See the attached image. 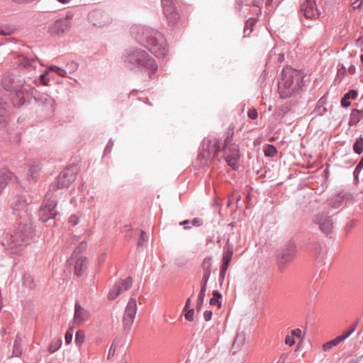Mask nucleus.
<instances>
[{"instance_id":"obj_1","label":"nucleus","mask_w":363,"mask_h":363,"mask_svg":"<svg viewBox=\"0 0 363 363\" xmlns=\"http://www.w3.org/2000/svg\"><path fill=\"white\" fill-rule=\"evenodd\" d=\"M130 34L138 43L147 48L157 57H164L168 54V48L164 35L157 30L141 26L133 25Z\"/></svg>"},{"instance_id":"obj_2","label":"nucleus","mask_w":363,"mask_h":363,"mask_svg":"<svg viewBox=\"0 0 363 363\" xmlns=\"http://www.w3.org/2000/svg\"><path fill=\"white\" fill-rule=\"evenodd\" d=\"M123 62L124 66L129 70L135 72L147 71L150 77L158 69L155 60L145 50L138 48L126 50L123 55Z\"/></svg>"},{"instance_id":"obj_3","label":"nucleus","mask_w":363,"mask_h":363,"mask_svg":"<svg viewBox=\"0 0 363 363\" xmlns=\"http://www.w3.org/2000/svg\"><path fill=\"white\" fill-rule=\"evenodd\" d=\"M303 84L301 71L286 67L282 69L281 79L278 83V92L281 99H288L298 93Z\"/></svg>"},{"instance_id":"obj_4","label":"nucleus","mask_w":363,"mask_h":363,"mask_svg":"<svg viewBox=\"0 0 363 363\" xmlns=\"http://www.w3.org/2000/svg\"><path fill=\"white\" fill-rule=\"evenodd\" d=\"M55 190L49 189V191L46 193L45 200L43 206L40 208L38 211V219L43 223H46V227H52L57 225V212L55 210L57 204L56 196L53 195L52 191Z\"/></svg>"},{"instance_id":"obj_5","label":"nucleus","mask_w":363,"mask_h":363,"mask_svg":"<svg viewBox=\"0 0 363 363\" xmlns=\"http://www.w3.org/2000/svg\"><path fill=\"white\" fill-rule=\"evenodd\" d=\"M221 151L219 140L217 138L204 139L200 147V152L197 157V161L201 167L208 164Z\"/></svg>"},{"instance_id":"obj_6","label":"nucleus","mask_w":363,"mask_h":363,"mask_svg":"<svg viewBox=\"0 0 363 363\" xmlns=\"http://www.w3.org/2000/svg\"><path fill=\"white\" fill-rule=\"evenodd\" d=\"M36 81L37 77L33 79L28 78L27 83H23V86H20V87L11 92V100L14 106L21 107L30 101L33 96L32 84H35Z\"/></svg>"},{"instance_id":"obj_7","label":"nucleus","mask_w":363,"mask_h":363,"mask_svg":"<svg viewBox=\"0 0 363 363\" xmlns=\"http://www.w3.org/2000/svg\"><path fill=\"white\" fill-rule=\"evenodd\" d=\"M296 245L294 240L286 242L279 250L277 255V264L279 272H283L287 264L294 258Z\"/></svg>"},{"instance_id":"obj_8","label":"nucleus","mask_w":363,"mask_h":363,"mask_svg":"<svg viewBox=\"0 0 363 363\" xmlns=\"http://www.w3.org/2000/svg\"><path fill=\"white\" fill-rule=\"evenodd\" d=\"M13 215L19 219L18 227H28L31 225L30 215L27 211V203L23 196H18L16 201L12 203Z\"/></svg>"},{"instance_id":"obj_9","label":"nucleus","mask_w":363,"mask_h":363,"mask_svg":"<svg viewBox=\"0 0 363 363\" xmlns=\"http://www.w3.org/2000/svg\"><path fill=\"white\" fill-rule=\"evenodd\" d=\"M77 167L75 165L65 168L60 172L56 182L50 184V189L57 190L68 187L76 179Z\"/></svg>"},{"instance_id":"obj_10","label":"nucleus","mask_w":363,"mask_h":363,"mask_svg":"<svg viewBox=\"0 0 363 363\" xmlns=\"http://www.w3.org/2000/svg\"><path fill=\"white\" fill-rule=\"evenodd\" d=\"M27 228H15L13 233H7L6 238L0 239V243L4 246L12 247L13 246L25 245L28 244L26 236Z\"/></svg>"},{"instance_id":"obj_11","label":"nucleus","mask_w":363,"mask_h":363,"mask_svg":"<svg viewBox=\"0 0 363 363\" xmlns=\"http://www.w3.org/2000/svg\"><path fill=\"white\" fill-rule=\"evenodd\" d=\"M161 4L168 23L172 26H174L179 19V14L175 3L171 0H162Z\"/></svg>"},{"instance_id":"obj_12","label":"nucleus","mask_w":363,"mask_h":363,"mask_svg":"<svg viewBox=\"0 0 363 363\" xmlns=\"http://www.w3.org/2000/svg\"><path fill=\"white\" fill-rule=\"evenodd\" d=\"M27 82L28 79H21L20 77L16 75L6 73L4 74L1 84L5 90L11 92L18 87H20V86H23V83Z\"/></svg>"},{"instance_id":"obj_13","label":"nucleus","mask_w":363,"mask_h":363,"mask_svg":"<svg viewBox=\"0 0 363 363\" xmlns=\"http://www.w3.org/2000/svg\"><path fill=\"white\" fill-rule=\"evenodd\" d=\"M71 27V16L67 15L65 18L57 19L49 26L48 32L50 35H60L68 31Z\"/></svg>"},{"instance_id":"obj_14","label":"nucleus","mask_w":363,"mask_h":363,"mask_svg":"<svg viewBox=\"0 0 363 363\" xmlns=\"http://www.w3.org/2000/svg\"><path fill=\"white\" fill-rule=\"evenodd\" d=\"M225 161L228 164L232 167L233 170H236L238 168V162L240 160V150L237 144L232 143L228 147L221 148V150H225Z\"/></svg>"},{"instance_id":"obj_15","label":"nucleus","mask_w":363,"mask_h":363,"mask_svg":"<svg viewBox=\"0 0 363 363\" xmlns=\"http://www.w3.org/2000/svg\"><path fill=\"white\" fill-rule=\"evenodd\" d=\"M89 21L95 26L103 27L111 23L108 14L101 10H95L89 13Z\"/></svg>"},{"instance_id":"obj_16","label":"nucleus","mask_w":363,"mask_h":363,"mask_svg":"<svg viewBox=\"0 0 363 363\" xmlns=\"http://www.w3.org/2000/svg\"><path fill=\"white\" fill-rule=\"evenodd\" d=\"M35 102L47 111L53 112L55 106L54 99L46 93H37L33 95Z\"/></svg>"},{"instance_id":"obj_17","label":"nucleus","mask_w":363,"mask_h":363,"mask_svg":"<svg viewBox=\"0 0 363 363\" xmlns=\"http://www.w3.org/2000/svg\"><path fill=\"white\" fill-rule=\"evenodd\" d=\"M301 12L308 19L316 18L320 15L314 0H305L301 5Z\"/></svg>"},{"instance_id":"obj_18","label":"nucleus","mask_w":363,"mask_h":363,"mask_svg":"<svg viewBox=\"0 0 363 363\" xmlns=\"http://www.w3.org/2000/svg\"><path fill=\"white\" fill-rule=\"evenodd\" d=\"M350 194L345 191H340L328 199V205L333 208H337L346 204Z\"/></svg>"},{"instance_id":"obj_19","label":"nucleus","mask_w":363,"mask_h":363,"mask_svg":"<svg viewBox=\"0 0 363 363\" xmlns=\"http://www.w3.org/2000/svg\"><path fill=\"white\" fill-rule=\"evenodd\" d=\"M90 315L89 312L84 308L78 302L74 304V322L79 325L84 321L88 320Z\"/></svg>"},{"instance_id":"obj_20","label":"nucleus","mask_w":363,"mask_h":363,"mask_svg":"<svg viewBox=\"0 0 363 363\" xmlns=\"http://www.w3.org/2000/svg\"><path fill=\"white\" fill-rule=\"evenodd\" d=\"M19 65L25 69L30 71H35L38 64H40V60L37 57H28L26 56H22L19 59Z\"/></svg>"},{"instance_id":"obj_21","label":"nucleus","mask_w":363,"mask_h":363,"mask_svg":"<svg viewBox=\"0 0 363 363\" xmlns=\"http://www.w3.org/2000/svg\"><path fill=\"white\" fill-rule=\"evenodd\" d=\"M137 312V301L135 298H130L128 302V304L125 308L124 315L127 317H130L133 318H135Z\"/></svg>"},{"instance_id":"obj_22","label":"nucleus","mask_w":363,"mask_h":363,"mask_svg":"<svg viewBox=\"0 0 363 363\" xmlns=\"http://www.w3.org/2000/svg\"><path fill=\"white\" fill-rule=\"evenodd\" d=\"M86 262L87 258L86 257H79L77 258L74 266V273L77 277L82 276L84 273V267Z\"/></svg>"},{"instance_id":"obj_23","label":"nucleus","mask_w":363,"mask_h":363,"mask_svg":"<svg viewBox=\"0 0 363 363\" xmlns=\"http://www.w3.org/2000/svg\"><path fill=\"white\" fill-rule=\"evenodd\" d=\"M13 173L7 169H0V194L6 187L9 180L11 179Z\"/></svg>"},{"instance_id":"obj_24","label":"nucleus","mask_w":363,"mask_h":363,"mask_svg":"<svg viewBox=\"0 0 363 363\" xmlns=\"http://www.w3.org/2000/svg\"><path fill=\"white\" fill-rule=\"evenodd\" d=\"M358 93L355 89H350L349 91L345 93L343 97L341 99L340 104L344 108H347L351 105L350 99H355L357 97Z\"/></svg>"},{"instance_id":"obj_25","label":"nucleus","mask_w":363,"mask_h":363,"mask_svg":"<svg viewBox=\"0 0 363 363\" xmlns=\"http://www.w3.org/2000/svg\"><path fill=\"white\" fill-rule=\"evenodd\" d=\"M363 118V110H359L357 108H354L352 110L348 125L350 126H353L357 125Z\"/></svg>"},{"instance_id":"obj_26","label":"nucleus","mask_w":363,"mask_h":363,"mask_svg":"<svg viewBox=\"0 0 363 363\" xmlns=\"http://www.w3.org/2000/svg\"><path fill=\"white\" fill-rule=\"evenodd\" d=\"M308 249L311 253L317 259L322 255L323 248L320 243L318 242H311L309 244Z\"/></svg>"},{"instance_id":"obj_27","label":"nucleus","mask_w":363,"mask_h":363,"mask_svg":"<svg viewBox=\"0 0 363 363\" xmlns=\"http://www.w3.org/2000/svg\"><path fill=\"white\" fill-rule=\"evenodd\" d=\"M245 342V335L243 333H238L233 341V349H235V350L234 352H235L237 350H239L241 349V347L244 345Z\"/></svg>"},{"instance_id":"obj_28","label":"nucleus","mask_w":363,"mask_h":363,"mask_svg":"<svg viewBox=\"0 0 363 363\" xmlns=\"http://www.w3.org/2000/svg\"><path fill=\"white\" fill-rule=\"evenodd\" d=\"M316 224L319 225V227H333L332 220L324 215L318 216L315 218Z\"/></svg>"},{"instance_id":"obj_29","label":"nucleus","mask_w":363,"mask_h":363,"mask_svg":"<svg viewBox=\"0 0 363 363\" xmlns=\"http://www.w3.org/2000/svg\"><path fill=\"white\" fill-rule=\"evenodd\" d=\"M241 196L238 192H233L228 198L227 206L229 207L233 202L236 203V208H243L242 203L240 202Z\"/></svg>"},{"instance_id":"obj_30","label":"nucleus","mask_w":363,"mask_h":363,"mask_svg":"<svg viewBox=\"0 0 363 363\" xmlns=\"http://www.w3.org/2000/svg\"><path fill=\"white\" fill-rule=\"evenodd\" d=\"M49 69L39 75L36 74V73L34 72V74H32V77H29L28 78H31L32 79H35V77H37V81L34 84H38V82H40L43 85H48V79L46 77L49 74Z\"/></svg>"},{"instance_id":"obj_31","label":"nucleus","mask_w":363,"mask_h":363,"mask_svg":"<svg viewBox=\"0 0 363 363\" xmlns=\"http://www.w3.org/2000/svg\"><path fill=\"white\" fill-rule=\"evenodd\" d=\"M213 297L209 300L210 305L217 306L218 308H220L222 306L220 299L222 298V294L217 290H214L212 292Z\"/></svg>"},{"instance_id":"obj_32","label":"nucleus","mask_w":363,"mask_h":363,"mask_svg":"<svg viewBox=\"0 0 363 363\" xmlns=\"http://www.w3.org/2000/svg\"><path fill=\"white\" fill-rule=\"evenodd\" d=\"M318 230L317 235L319 238L326 237L329 238H333L335 235L334 228H317Z\"/></svg>"},{"instance_id":"obj_33","label":"nucleus","mask_w":363,"mask_h":363,"mask_svg":"<svg viewBox=\"0 0 363 363\" xmlns=\"http://www.w3.org/2000/svg\"><path fill=\"white\" fill-rule=\"evenodd\" d=\"M121 291H122V286H121V284H118V283H116L109 291V293L108 294V299L109 300L116 299L119 296V294L121 293Z\"/></svg>"},{"instance_id":"obj_34","label":"nucleus","mask_w":363,"mask_h":363,"mask_svg":"<svg viewBox=\"0 0 363 363\" xmlns=\"http://www.w3.org/2000/svg\"><path fill=\"white\" fill-rule=\"evenodd\" d=\"M135 318L127 317L123 315V330L125 331V334H128L131 330L132 325L134 322Z\"/></svg>"},{"instance_id":"obj_35","label":"nucleus","mask_w":363,"mask_h":363,"mask_svg":"<svg viewBox=\"0 0 363 363\" xmlns=\"http://www.w3.org/2000/svg\"><path fill=\"white\" fill-rule=\"evenodd\" d=\"M23 284L30 289H32L35 287V283L33 277L28 273H25L23 276Z\"/></svg>"},{"instance_id":"obj_36","label":"nucleus","mask_w":363,"mask_h":363,"mask_svg":"<svg viewBox=\"0 0 363 363\" xmlns=\"http://www.w3.org/2000/svg\"><path fill=\"white\" fill-rule=\"evenodd\" d=\"M148 239H149L148 235L146 233V232L144 230L141 229L140 230L139 239H138V244H137L138 248L146 246L147 243L148 242Z\"/></svg>"},{"instance_id":"obj_37","label":"nucleus","mask_w":363,"mask_h":363,"mask_svg":"<svg viewBox=\"0 0 363 363\" xmlns=\"http://www.w3.org/2000/svg\"><path fill=\"white\" fill-rule=\"evenodd\" d=\"M256 23V19L253 18H250L246 21L245 28H244V34L245 36H249L250 34L253 30L252 28Z\"/></svg>"},{"instance_id":"obj_38","label":"nucleus","mask_w":363,"mask_h":363,"mask_svg":"<svg viewBox=\"0 0 363 363\" xmlns=\"http://www.w3.org/2000/svg\"><path fill=\"white\" fill-rule=\"evenodd\" d=\"M87 247V244H86V242L85 240H82V242H79V244L78 245V246L74 249L71 257H70V259H72L74 256H77L79 255H80L81 253H82Z\"/></svg>"},{"instance_id":"obj_39","label":"nucleus","mask_w":363,"mask_h":363,"mask_svg":"<svg viewBox=\"0 0 363 363\" xmlns=\"http://www.w3.org/2000/svg\"><path fill=\"white\" fill-rule=\"evenodd\" d=\"M133 278L128 277L126 279L121 280L118 282V284H121L122 286V291H128L133 285Z\"/></svg>"},{"instance_id":"obj_40","label":"nucleus","mask_w":363,"mask_h":363,"mask_svg":"<svg viewBox=\"0 0 363 363\" xmlns=\"http://www.w3.org/2000/svg\"><path fill=\"white\" fill-rule=\"evenodd\" d=\"M353 150L358 155L363 152V137H359L356 140L353 144Z\"/></svg>"},{"instance_id":"obj_41","label":"nucleus","mask_w":363,"mask_h":363,"mask_svg":"<svg viewBox=\"0 0 363 363\" xmlns=\"http://www.w3.org/2000/svg\"><path fill=\"white\" fill-rule=\"evenodd\" d=\"M264 155L266 157H274L278 151L276 147L273 145L268 144L264 149Z\"/></svg>"},{"instance_id":"obj_42","label":"nucleus","mask_w":363,"mask_h":363,"mask_svg":"<svg viewBox=\"0 0 363 363\" xmlns=\"http://www.w3.org/2000/svg\"><path fill=\"white\" fill-rule=\"evenodd\" d=\"M15 31V28L8 26L2 25L0 26V35H12Z\"/></svg>"},{"instance_id":"obj_43","label":"nucleus","mask_w":363,"mask_h":363,"mask_svg":"<svg viewBox=\"0 0 363 363\" xmlns=\"http://www.w3.org/2000/svg\"><path fill=\"white\" fill-rule=\"evenodd\" d=\"M61 346H62V340L61 339H58L55 341H52L48 347V351L50 353H54L56 351H57L60 348Z\"/></svg>"},{"instance_id":"obj_44","label":"nucleus","mask_w":363,"mask_h":363,"mask_svg":"<svg viewBox=\"0 0 363 363\" xmlns=\"http://www.w3.org/2000/svg\"><path fill=\"white\" fill-rule=\"evenodd\" d=\"M233 255L232 247L228 246L224 248L222 260L231 261Z\"/></svg>"},{"instance_id":"obj_45","label":"nucleus","mask_w":363,"mask_h":363,"mask_svg":"<svg viewBox=\"0 0 363 363\" xmlns=\"http://www.w3.org/2000/svg\"><path fill=\"white\" fill-rule=\"evenodd\" d=\"M234 128L233 127H229L226 132V138L224 140V147H228L230 145V143L232 141L233 135H234Z\"/></svg>"},{"instance_id":"obj_46","label":"nucleus","mask_w":363,"mask_h":363,"mask_svg":"<svg viewBox=\"0 0 363 363\" xmlns=\"http://www.w3.org/2000/svg\"><path fill=\"white\" fill-rule=\"evenodd\" d=\"M201 267L203 269V272H208V273H211V257H206L202 262Z\"/></svg>"},{"instance_id":"obj_47","label":"nucleus","mask_w":363,"mask_h":363,"mask_svg":"<svg viewBox=\"0 0 363 363\" xmlns=\"http://www.w3.org/2000/svg\"><path fill=\"white\" fill-rule=\"evenodd\" d=\"M74 326H69L65 333V340L66 345H69L72 341Z\"/></svg>"},{"instance_id":"obj_48","label":"nucleus","mask_w":363,"mask_h":363,"mask_svg":"<svg viewBox=\"0 0 363 363\" xmlns=\"http://www.w3.org/2000/svg\"><path fill=\"white\" fill-rule=\"evenodd\" d=\"M358 325V320L354 323L350 328L342 333V335L345 340L348 338L356 330Z\"/></svg>"},{"instance_id":"obj_49","label":"nucleus","mask_w":363,"mask_h":363,"mask_svg":"<svg viewBox=\"0 0 363 363\" xmlns=\"http://www.w3.org/2000/svg\"><path fill=\"white\" fill-rule=\"evenodd\" d=\"M7 104L1 98H0V116L4 118H7Z\"/></svg>"},{"instance_id":"obj_50","label":"nucleus","mask_w":363,"mask_h":363,"mask_svg":"<svg viewBox=\"0 0 363 363\" xmlns=\"http://www.w3.org/2000/svg\"><path fill=\"white\" fill-rule=\"evenodd\" d=\"M84 333L82 330H78L75 334V344L80 346L84 341Z\"/></svg>"},{"instance_id":"obj_51","label":"nucleus","mask_w":363,"mask_h":363,"mask_svg":"<svg viewBox=\"0 0 363 363\" xmlns=\"http://www.w3.org/2000/svg\"><path fill=\"white\" fill-rule=\"evenodd\" d=\"M50 72H54L57 74L59 76L65 77L67 74V71L64 69H62L57 66L52 65L49 67Z\"/></svg>"},{"instance_id":"obj_52","label":"nucleus","mask_w":363,"mask_h":363,"mask_svg":"<svg viewBox=\"0 0 363 363\" xmlns=\"http://www.w3.org/2000/svg\"><path fill=\"white\" fill-rule=\"evenodd\" d=\"M50 72H54L57 74L59 76L65 77L67 74V71L64 69H62L57 66L52 65L49 67Z\"/></svg>"},{"instance_id":"obj_53","label":"nucleus","mask_w":363,"mask_h":363,"mask_svg":"<svg viewBox=\"0 0 363 363\" xmlns=\"http://www.w3.org/2000/svg\"><path fill=\"white\" fill-rule=\"evenodd\" d=\"M80 220V215L79 213L72 214L68 218V223L72 225H77L79 224Z\"/></svg>"},{"instance_id":"obj_54","label":"nucleus","mask_w":363,"mask_h":363,"mask_svg":"<svg viewBox=\"0 0 363 363\" xmlns=\"http://www.w3.org/2000/svg\"><path fill=\"white\" fill-rule=\"evenodd\" d=\"M23 348L22 345H18L17 343H13V356L20 357L22 354Z\"/></svg>"},{"instance_id":"obj_55","label":"nucleus","mask_w":363,"mask_h":363,"mask_svg":"<svg viewBox=\"0 0 363 363\" xmlns=\"http://www.w3.org/2000/svg\"><path fill=\"white\" fill-rule=\"evenodd\" d=\"M186 312L184 314L185 319L188 321L194 320V308H188L184 309Z\"/></svg>"},{"instance_id":"obj_56","label":"nucleus","mask_w":363,"mask_h":363,"mask_svg":"<svg viewBox=\"0 0 363 363\" xmlns=\"http://www.w3.org/2000/svg\"><path fill=\"white\" fill-rule=\"evenodd\" d=\"M211 273H208V272H203V277L201 282V287L207 289V283L210 278Z\"/></svg>"},{"instance_id":"obj_57","label":"nucleus","mask_w":363,"mask_h":363,"mask_svg":"<svg viewBox=\"0 0 363 363\" xmlns=\"http://www.w3.org/2000/svg\"><path fill=\"white\" fill-rule=\"evenodd\" d=\"M247 116L252 119V120H255L258 117V113H257V109L255 108H250L248 111H247Z\"/></svg>"},{"instance_id":"obj_58","label":"nucleus","mask_w":363,"mask_h":363,"mask_svg":"<svg viewBox=\"0 0 363 363\" xmlns=\"http://www.w3.org/2000/svg\"><path fill=\"white\" fill-rule=\"evenodd\" d=\"M334 346H336V344L333 340H331L325 342V344H323V350L324 351H328Z\"/></svg>"},{"instance_id":"obj_59","label":"nucleus","mask_w":363,"mask_h":363,"mask_svg":"<svg viewBox=\"0 0 363 363\" xmlns=\"http://www.w3.org/2000/svg\"><path fill=\"white\" fill-rule=\"evenodd\" d=\"M226 272H227L226 269H223L222 268L220 269V274H219V277H218V281H219V284H220V286L223 284V281L225 279Z\"/></svg>"},{"instance_id":"obj_60","label":"nucleus","mask_w":363,"mask_h":363,"mask_svg":"<svg viewBox=\"0 0 363 363\" xmlns=\"http://www.w3.org/2000/svg\"><path fill=\"white\" fill-rule=\"evenodd\" d=\"M66 67L69 71V72H72L77 69L78 65L74 62H71L67 65Z\"/></svg>"},{"instance_id":"obj_61","label":"nucleus","mask_w":363,"mask_h":363,"mask_svg":"<svg viewBox=\"0 0 363 363\" xmlns=\"http://www.w3.org/2000/svg\"><path fill=\"white\" fill-rule=\"evenodd\" d=\"M39 170V168L37 165H33V166H31L30 169H29V172H30V177L32 178V179H34L36 176H35V174H37V172H38Z\"/></svg>"},{"instance_id":"obj_62","label":"nucleus","mask_w":363,"mask_h":363,"mask_svg":"<svg viewBox=\"0 0 363 363\" xmlns=\"http://www.w3.org/2000/svg\"><path fill=\"white\" fill-rule=\"evenodd\" d=\"M284 342L286 345H288L289 346L294 345L296 342L294 337L289 335H286V337H285Z\"/></svg>"},{"instance_id":"obj_63","label":"nucleus","mask_w":363,"mask_h":363,"mask_svg":"<svg viewBox=\"0 0 363 363\" xmlns=\"http://www.w3.org/2000/svg\"><path fill=\"white\" fill-rule=\"evenodd\" d=\"M113 145V142L112 141L111 139H110L104 149V155L109 154L111 151Z\"/></svg>"},{"instance_id":"obj_64","label":"nucleus","mask_w":363,"mask_h":363,"mask_svg":"<svg viewBox=\"0 0 363 363\" xmlns=\"http://www.w3.org/2000/svg\"><path fill=\"white\" fill-rule=\"evenodd\" d=\"M363 359V354H357L354 357L350 359L347 363H359Z\"/></svg>"}]
</instances>
